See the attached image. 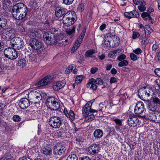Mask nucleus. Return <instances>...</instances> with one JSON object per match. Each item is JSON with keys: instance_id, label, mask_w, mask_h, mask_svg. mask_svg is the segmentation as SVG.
<instances>
[{"instance_id": "obj_1", "label": "nucleus", "mask_w": 160, "mask_h": 160, "mask_svg": "<svg viewBox=\"0 0 160 160\" xmlns=\"http://www.w3.org/2000/svg\"><path fill=\"white\" fill-rule=\"evenodd\" d=\"M27 12V7L22 3H18L13 6L12 13L15 18L22 20L25 18Z\"/></svg>"}, {"instance_id": "obj_2", "label": "nucleus", "mask_w": 160, "mask_h": 160, "mask_svg": "<svg viewBox=\"0 0 160 160\" xmlns=\"http://www.w3.org/2000/svg\"><path fill=\"white\" fill-rule=\"evenodd\" d=\"M76 15L72 11L66 12L63 18V24L66 26H69L73 24L76 20Z\"/></svg>"}, {"instance_id": "obj_3", "label": "nucleus", "mask_w": 160, "mask_h": 160, "mask_svg": "<svg viewBox=\"0 0 160 160\" xmlns=\"http://www.w3.org/2000/svg\"><path fill=\"white\" fill-rule=\"evenodd\" d=\"M46 104L47 107L52 110H58L60 106L58 99L53 97H51L47 98Z\"/></svg>"}, {"instance_id": "obj_4", "label": "nucleus", "mask_w": 160, "mask_h": 160, "mask_svg": "<svg viewBox=\"0 0 160 160\" xmlns=\"http://www.w3.org/2000/svg\"><path fill=\"white\" fill-rule=\"evenodd\" d=\"M0 33L2 38L4 40L14 38L17 34L14 30L8 28L2 29L0 31Z\"/></svg>"}, {"instance_id": "obj_5", "label": "nucleus", "mask_w": 160, "mask_h": 160, "mask_svg": "<svg viewBox=\"0 0 160 160\" xmlns=\"http://www.w3.org/2000/svg\"><path fill=\"white\" fill-rule=\"evenodd\" d=\"M43 37L46 40V42L51 44H53L58 41L59 39V36L58 34L55 33L50 32H44L43 33Z\"/></svg>"}, {"instance_id": "obj_6", "label": "nucleus", "mask_w": 160, "mask_h": 160, "mask_svg": "<svg viewBox=\"0 0 160 160\" xmlns=\"http://www.w3.org/2000/svg\"><path fill=\"white\" fill-rule=\"evenodd\" d=\"M62 119L59 117L52 116L49 120V124L52 128L57 129L59 128L62 124Z\"/></svg>"}, {"instance_id": "obj_7", "label": "nucleus", "mask_w": 160, "mask_h": 160, "mask_svg": "<svg viewBox=\"0 0 160 160\" xmlns=\"http://www.w3.org/2000/svg\"><path fill=\"white\" fill-rule=\"evenodd\" d=\"M4 53L6 57L12 60L15 59L18 57L17 52L13 48H8L5 49Z\"/></svg>"}, {"instance_id": "obj_8", "label": "nucleus", "mask_w": 160, "mask_h": 160, "mask_svg": "<svg viewBox=\"0 0 160 160\" xmlns=\"http://www.w3.org/2000/svg\"><path fill=\"white\" fill-rule=\"evenodd\" d=\"M28 95L30 102L34 103H38L41 98L40 94L35 91H30Z\"/></svg>"}, {"instance_id": "obj_9", "label": "nucleus", "mask_w": 160, "mask_h": 160, "mask_svg": "<svg viewBox=\"0 0 160 160\" xmlns=\"http://www.w3.org/2000/svg\"><path fill=\"white\" fill-rule=\"evenodd\" d=\"M11 45L15 49L20 50L24 45V42L22 39L19 37L15 38L13 40L10 42Z\"/></svg>"}, {"instance_id": "obj_10", "label": "nucleus", "mask_w": 160, "mask_h": 160, "mask_svg": "<svg viewBox=\"0 0 160 160\" xmlns=\"http://www.w3.org/2000/svg\"><path fill=\"white\" fill-rule=\"evenodd\" d=\"M86 31V28L84 27L82 30L80 37L77 39V41L75 43L71 50V52H74L78 48L80 44L82 43L83 39L85 36Z\"/></svg>"}, {"instance_id": "obj_11", "label": "nucleus", "mask_w": 160, "mask_h": 160, "mask_svg": "<svg viewBox=\"0 0 160 160\" xmlns=\"http://www.w3.org/2000/svg\"><path fill=\"white\" fill-rule=\"evenodd\" d=\"M93 102L92 101L88 102L83 107L82 110V114L83 116L88 115L90 112H97L98 111L93 109H91Z\"/></svg>"}, {"instance_id": "obj_12", "label": "nucleus", "mask_w": 160, "mask_h": 160, "mask_svg": "<svg viewBox=\"0 0 160 160\" xmlns=\"http://www.w3.org/2000/svg\"><path fill=\"white\" fill-rule=\"evenodd\" d=\"M66 150L64 146L61 144H58L54 147L53 152L56 155H61L64 153Z\"/></svg>"}, {"instance_id": "obj_13", "label": "nucleus", "mask_w": 160, "mask_h": 160, "mask_svg": "<svg viewBox=\"0 0 160 160\" xmlns=\"http://www.w3.org/2000/svg\"><path fill=\"white\" fill-rule=\"evenodd\" d=\"M53 77L51 76H47L39 81L37 84L38 87L44 86L50 83L52 81Z\"/></svg>"}, {"instance_id": "obj_14", "label": "nucleus", "mask_w": 160, "mask_h": 160, "mask_svg": "<svg viewBox=\"0 0 160 160\" xmlns=\"http://www.w3.org/2000/svg\"><path fill=\"white\" fill-rule=\"evenodd\" d=\"M42 33V31L40 29L31 30L29 32L30 37L34 39L41 38Z\"/></svg>"}, {"instance_id": "obj_15", "label": "nucleus", "mask_w": 160, "mask_h": 160, "mask_svg": "<svg viewBox=\"0 0 160 160\" xmlns=\"http://www.w3.org/2000/svg\"><path fill=\"white\" fill-rule=\"evenodd\" d=\"M144 30L145 38H142V42H143L144 41V43L145 44L149 42V40L148 39L147 37H148L150 34L152 32V29L149 25H146L144 27Z\"/></svg>"}, {"instance_id": "obj_16", "label": "nucleus", "mask_w": 160, "mask_h": 160, "mask_svg": "<svg viewBox=\"0 0 160 160\" xmlns=\"http://www.w3.org/2000/svg\"><path fill=\"white\" fill-rule=\"evenodd\" d=\"M30 45L31 47L35 50L39 49L43 46L42 42L36 39H34L31 41Z\"/></svg>"}, {"instance_id": "obj_17", "label": "nucleus", "mask_w": 160, "mask_h": 160, "mask_svg": "<svg viewBox=\"0 0 160 160\" xmlns=\"http://www.w3.org/2000/svg\"><path fill=\"white\" fill-rule=\"evenodd\" d=\"M144 110V104L142 102H138L136 103L134 112L136 114H140L142 113Z\"/></svg>"}, {"instance_id": "obj_18", "label": "nucleus", "mask_w": 160, "mask_h": 160, "mask_svg": "<svg viewBox=\"0 0 160 160\" xmlns=\"http://www.w3.org/2000/svg\"><path fill=\"white\" fill-rule=\"evenodd\" d=\"M139 120L134 115H130L128 118V122L130 127H135L139 122Z\"/></svg>"}, {"instance_id": "obj_19", "label": "nucleus", "mask_w": 160, "mask_h": 160, "mask_svg": "<svg viewBox=\"0 0 160 160\" xmlns=\"http://www.w3.org/2000/svg\"><path fill=\"white\" fill-rule=\"evenodd\" d=\"M19 105L21 109H25L30 106V101L26 98H21L19 103Z\"/></svg>"}, {"instance_id": "obj_20", "label": "nucleus", "mask_w": 160, "mask_h": 160, "mask_svg": "<svg viewBox=\"0 0 160 160\" xmlns=\"http://www.w3.org/2000/svg\"><path fill=\"white\" fill-rule=\"evenodd\" d=\"M66 84L64 81H59L54 83L53 88L54 90L58 91L63 87Z\"/></svg>"}, {"instance_id": "obj_21", "label": "nucleus", "mask_w": 160, "mask_h": 160, "mask_svg": "<svg viewBox=\"0 0 160 160\" xmlns=\"http://www.w3.org/2000/svg\"><path fill=\"white\" fill-rule=\"evenodd\" d=\"M67 9L62 7H58L55 11V15L57 17L60 18L65 15L66 13Z\"/></svg>"}, {"instance_id": "obj_22", "label": "nucleus", "mask_w": 160, "mask_h": 160, "mask_svg": "<svg viewBox=\"0 0 160 160\" xmlns=\"http://www.w3.org/2000/svg\"><path fill=\"white\" fill-rule=\"evenodd\" d=\"M99 147L96 144H93L88 148L89 153L94 155L97 154L99 151Z\"/></svg>"}, {"instance_id": "obj_23", "label": "nucleus", "mask_w": 160, "mask_h": 160, "mask_svg": "<svg viewBox=\"0 0 160 160\" xmlns=\"http://www.w3.org/2000/svg\"><path fill=\"white\" fill-rule=\"evenodd\" d=\"M125 16L128 18L138 17L139 15L136 10H133L129 12H126L124 13Z\"/></svg>"}, {"instance_id": "obj_24", "label": "nucleus", "mask_w": 160, "mask_h": 160, "mask_svg": "<svg viewBox=\"0 0 160 160\" xmlns=\"http://www.w3.org/2000/svg\"><path fill=\"white\" fill-rule=\"evenodd\" d=\"M63 112L66 116L68 118L71 122H72L75 118V114L72 110H70L68 112L65 108L64 109Z\"/></svg>"}, {"instance_id": "obj_25", "label": "nucleus", "mask_w": 160, "mask_h": 160, "mask_svg": "<svg viewBox=\"0 0 160 160\" xmlns=\"http://www.w3.org/2000/svg\"><path fill=\"white\" fill-rule=\"evenodd\" d=\"M2 5L4 9H9L12 5V2L10 0H3L2 1Z\"/></svg>"}, {"instance_id": "obj_26", "label": "nucleus", "mask_w": 160, "mask_h": 160, "mask_svg": "<svg viewBox=\"0 0 160 160\" xmlns=\"http://www.w3.org/2000/svg\"><path fill=\"white\" fill-rule=\"evenodd\" d=\"M142 91L143 94V96L146 97H148L150 96V95L152 93V90L148 88H144L143 89L140 90L139 92H140Z\"/></svg>"}, {"instance_id": "obj_27", "label": "nucleus", "mask_w": 160, "mask_h": 160, "mask_svg": "<svg viewBox=\"0 0 160 160\" xmlns=\"http://www.w3.org/2000/svg\"><path fill=\"white\" fill-rule=\"evenodd\" d=\"M157 105L150 102L148 107V109L149 112V113H155L157 112L156 109L157 108Z\"/></svg>"}, {"instance_id": "obj_28", "label": "nucleus", "mask_w": 160, "mask_h": 160, "mask_svg": "<svg viewBox=\"0 0 160 160\" xmlns=\"http://www.w3.org/2000/svg\"><path fill=\"white\" fill-rule=\"evenodd\" d=\"M7 24V19L3 16H0V29L5 27Z\"/></svg>"}, {"instance_id": "obj_29", "label": "nucleus", "mask_w": 160, "mask_h": 160, "mask_svg": "<svg viewBox=\"0 0 160 160\" xmlns=\"http://www.w3.org/2000/svg\"><path fill=\"white\" fill-rule=\"evenodd\" d=\"M103 134L102 131L99 129L96 130L93 133L94 137L96 138H99L102 137Z\"/></svg>"}, {"instance_id": "obj_30", "label": "nucleus", "mask_w": 160, "mask_h": 160, "mask_svg": "<svg viewBox=\"0 0 160 160\" xmlns=\"http://www.w3.org/2000/svg\"><path fill=\"white\" fill-rule=\"evenodd\" d=\"M115 36L114 33L110 32L106 34L104 38V40H108V41H112Z\"/></svg>"}, {"instance_id": "obj_31", "label": "nucleus", "mask_w": 160, "mask_h": 160, "mask_svg": "<svg viewBox=\"0 0 160 160\" xmlns=\"http://www.w3.org/2000/svg\"><path fill=\"white\" fill-rule=\"evenodd\" d=\"M52 150L49 148H44L43 149L42 153L46 156L49 155L52 153Z\"/></svg>"}, {"instance_id": "obj_32", "label": "nucleus", "mask_w": 160, "mask_h": 160, "mask_svg": "<svg viewBox=\"0 0 160 160\" xmlns=\"http://www.w3.org/2000/svg\"><path fill=\"white\" fill-rule=\"evenodd\" d=\"M85 118V121L87 122H89L93 120L95 118V116L93 114L87 115L86 116H83Z\"/></svg>"}, {"instance_id": "obj_33", "label": "nucleus", "mask_w": 160, "mask_h": 160, "mask_svg": "<svg viewBox=\"0 0 160 160\" xmlns=\"http://www.w3.org/2000/svg\"><path fill=\"white\" fill-rule=\"evenodd\" d=\"M75 26H73L71 28L67 29L66 31L67 33L70 36L72 37L73 36L75 33Z\"/></svg>"}, {"instance_id": "obj_34", "label": "nucleus", "mask_w": 160, "mask_h": 160, "mask_svg": "<svg viewBox=\"0 0 160 160\" xmlns=\"http://www.w3.org/2000/svg\"><path fill=\"white\" fill-rule=\"evenodd\" d=\"M112 47H115L118 46L120 42V39L115 36L112 41Z\"/></svg>"}, {"instance_id": "obj_35", "label": "nucleus", "mask_w": 160, "mask_h": 160, "mask_svg": "<svg viewBox=\"0 0 160 160\" xmlns=\"http://www.w3.org/2000/svg\"><path fill=\"white\" fill-rule=\"evenodd\" d=\"M76 68L75 65L72 64L69 65L66 69L65 72L68 74L72 72V69Z\"/></svg>"}, {"instance_id": "obj_36", "label": "nucleus", "mask_w": 160, "mask_h": 160, "mask_svg": "<svg viewBox=\"0 0 160 160\" xmlns=\"http://www.w3.org/2000/svg\"><path fill=\"white\" fill-rule=\"evenodd\" d=\"M96 52V51L94 49H90L87 51L85 54L86 57H92L93 54Z\"/></svg>"}, {"instance_id": "obj_37", "label": "nucleus", "mask_w": 160, "mask_h": 160, "mask_svg": "<svg viewBox=\"0 0 160 160\" xmlns=\"http://www.w3.org/2000/svg\"><path fill=\"white\" fill-rule=\"evenodd\" d=\"M18 66L23 68L26 66L27 62L24 58H21L18 61Z\"/></svg>"}, {"instance_id": "obj_38", "label": "nucleus", "mask_w": 160, "mask_h": 160, "mask_svg": "<svg viewBox=\"0 0 160 160\" xmlns=\"http://www.w3.org/2000/svg\"><path fill=\"white\" fill-rule=\"evenodd\" d=\"M150 102L153 103L158 107L160 105V100L157 97H154Z\"/></svg>"}, {"instance_id": "obj_39", "label": "nucleus", "mask_w": 160, "mask_h": 160, "mask_svg": "<svg viewBox=\"0 0 160 160\" xmlns=\"http://www.w3.org/2000/svg\"><path fill=\"white\" fill-rule=\"evenodd\" d=\"M156 113H150L148 115V118L149 120L153 121L156 122Z\"/></svg>"}, {"instance_id": "obj_40", "label": "nucleus", "mask_w": 160, "mask_h": 160, "mask_svg": "<svg viewBox=\"0 0 160 160\" xmlns=\"http://www.w3.org/2000/svg\"><path fill=\"white\" fill-rule=\"evenodd\" d=\"M134 3L138 5H141L143 4L146 5V3L143 0H133Z\"/></svg>"}, {"instance_id": "obj_41", "label": "nucleus", "mask_w": 160, "mask_h": 160, "mask_svg": "<svg viewBox=\"0 0 160 160\" xmlns=\"http://www.w3.org/2000/svg\"><path fill=\"white\" fill-rule=\"evenodd\" d=\"M66 160H78L77 156L74 154L69 155Z\"/></svg>"}, {"instance_id": "obj_42", "label": "nucleus", "mask_w": 160, "mask_h": 160, "mask_svg": "<svg viewBox=\"0 0 160 160\" xmlns=\"http://www.w3.org/2000/svg\"><path fill=\"white\" fill-rule=\"evenodd\" d=\"M83 78V76L82 75H79L77 76L75 79V83L77 84L80 83Z\"/></svg>"}, {"instance_id": "obj_43", "label": "nucleus", "mask_w": 160, "mask_h": 160, "mask_svg": "<svg viewBox=\"0 0 160 160\" xmlns=\"http://www.w3.org/2000/svg\"><path fill=\"white\" fill-rule=\"evenodd\" d=\"M95 83L97 84L101 85L102 84L105 85L106 84V83L103 82V80L101 78H97L95 79Z\"/></svg>"}, {"instance_id": "obj_44", "label": "nucleus", "mask_w": 160, "mask_h": 160, "mask_svg": "<svg viewBox=\"0 0 160 160\" xmlns=\"http://www.w3.org/2000/svg\"><path fill=\"white\" fill-rule=\"evenodd\" d=\"M128 62L127 60H124L121 61L118 63V66L120 67L126 66L128 64Z\"/></svg>"}, {"instance_id": "obj_45", "label": "nucleus", "mask_w": 160, "mask_h": 160, "mask_svg": "<svg viewBox=\"0 0 160 160\" xmlns=\"http://www.w3.org/2000/svg\"><path fill=\"white\" fill-rule=\"evenodd\" d=\"M112 41H108L106 40H104V43L107 47H112Z\"/></svg>"}, {"instance_id": "obj_46", "label": "nucleus", "mask_w": 160, "mask_h": 160, "mask_svg": "<svg viewBox=\"0 0 160 160\" xmlns=\"http://www.w3.org/2000/svg\"><path fill=\"white\" fill-rule=\"evenodd\" d=\"M12 119L14 122H19L20 121L21 118L18 115H15L13 116Z\"/></svg>"}, {"instance_id": "obj_47", "label": "nucleus", "mask_w": 160, "mask_h": 160, "mask_svg": "<svg viewBox=\"0 0 160 160\" xmlns=\"http://www.w3.org/2000/svg\"><path fill=\"white\" fill-rule=\"evenodd\" d=\"M156 122H160V112H157L156 113Z\"/></svg>"}, {"instance_id": "obj_48", "label": "nucleus", "mask_w": 160, "mask_h": 160, "mask_svg": "<svg viewBox=\"0 0 160 160\" xmlns=\"http://www.w3.org/2000/svg\"><path fill=\"white\" fill-rule=\"evenodd\" d=\"M108 56L110 58H113L114 57H116L117 55L114 51H111L108 54Z\"/></svg>"}, {"instance_id": "obj_49", "label": "nucleus", "mask_w": 160, "mask_h": 160, "mask_svg": "<svg viewBox=\"0 0 160 160\" xmlns=\"http://www.w3.org/2000/svg\"><path fill=\"white\" fill-rule=\"evenodd\" d=\"M114 121L116 124L118 126H120L122 125V122L120 119H115Z\"/></svg>"}, {"instance_id": "obj_50", "label": "nucleus", "mask_w": 160, "mask_h": 160, "mask_svg": "<svg viewBox=\"0 0 160 160\" xmlns=\"http://www.w3.org/2000/svg\"><path fill=\"white\" fill-rule=\"evenodd\" d=\"M130 57L131 59L133 61L136 60L138 59L137 56L133 53L130 54Z\"/></svg>"}, {"instance_id": "obj_51", "label": "nucleus", "mask_w": 160, "mask_h": 160, "mask_svg": "<svg viewBox=\"0 0 160 160\" xmlns=\"http://www.w3.org/2000/svg\"><path fill=\"white\" fill-rule=\"evenodd\" d=\"M143 5V4L139 5L138 7V9L141 12H143L146 9V7L145 5Z\"/></svg>"}, {"instance_id": "obj_52", "label": "nucleus", "mask_w": 160, "mask_h": 160, "mask_svg": "<svg viewBox=\"0 0 160 160\" xmlns=\"http://www.w3.org/2000/svg\"><path fill=\"white\" fill-rule=\"evenodd\" d=\"M126 58V56L124 54H122L118 57L117 59L119 61L124 60Z\"/></svg>"}, {"instance_id": "obj_53", "label": "nucleus", "mask_w": 160, "mask_h": 160, "mask_svg": "<svg viewBox=\"0 0 160 160\" xmlns=\"http://www.w3.org/2000/svg\"><path fill=\"white\" fill-rule=\"evenodd\" d=\"M140 36L139 33L138 32H133L132 34V38L136 39Z\"/></svg>"}, {"instance_id": "obj_54", "label": "nucleus", "mask_w": 160, "mask_h": 160, "mask_svg": "<svg viewBox=\"0 0 160 160\" xmlns=\"http://www.w3.org/2000/svg\"><path fill=\"white\" fill-rule=\"evenodd\" d=\"M74 0H63V2L66 5H70L73 2Z\"/></svg>"}, {"instance_id": "obj_55", "label": "nucleus", "mask_w": 160, "mask_h": 160, "mask_svg": "<svg viewBox=\"0 0 160 160\" xmlns=\"http://www.w3.org/2000/svg\"><path fill=\"white\" fill-rule=\"evenodd\" d=\"M118 82L117 79L114 77H112L110 78V82L111 83L116 82Z\"/></svg>"}, {"instance_id": "obj_56", "label": "nucleus", "mask_w": 160, "mask_h": 160, "mask_svg": "<svg viewBox=\"0 0 160 160\" xmlns=\"http://www.w3.org/2000/svg\"><path fill=\"white\" fill-rule=\"evenodd\" d=\"M142 50L140 48H138L134 50L133 52L137 54H139L142 52Z\"/></svg>"}, {"instance_id": "obj_57", "label": "nucleus", "mask_w": 160, "mask_h": 160, "mask_svg": "<svg viewBox=\"0 0 160 160\" xmlns=\"http://www.w3.org/2000/svg\"><path fill=\"white\" fill-rule=\"evenodd\" d=\"M114 51L117 55L122 53L123 52V50L122 49H119L116 50H114Z\"/></svg>"}, {"instance_id": "obj_58", "label": "nucleus", "mask_w": 160, "mask_h": 160, "mask_svg": "<svg viewBox=\"0 0 160 160\" xmlns=\"http://www.w3.org/2000/svg\"><path fill=\"white\" fill-rule=\"evenodd\" d=\"M155 74L159 77H160V69L156 68L154 70Z\"/></svg>"}, {"instance_id": "obj_59", "label": "nucleus", "mask_w": 160, "mask_h": 160, "mask_svg": "<svg viewBox=\"0 0 160 160\" xmlns=\"http://www.w3.org/2000/svg\"><path fill=\"white\" fill-rule=\"evenodd\" d=\"M150 16L149 14L146 12H143L142 14V17L143 18H145L146 17H148V18H147V19L148 18V16Z\"/></svg>"}, {"instance_id": "obj_60", "label": "nucleus", "mask_w": 160, "mask_h": 160, "mask_svg": "<svg viewBox=\"0 0 160 160\" xmlns=\"http://www.w3.org/2000/svg\"><path fill=\"white\" fill-rule=\"evenodd\" d=\"M98 69L97 68H92L91 69V72L92 74H94L97 71Z\"/></svg>"}, {"instance_id": "obj_61", "label": "nucleus", "mask_w": 160, "mask_h": 160, "mask_svg": "<svg viewBox=\"0 0 160 160\" xmlns=\"http://www.w3.org/2000/svg\"><path fill=\"white\" fill-rule=\"evenodd\" d=\"M84 8V5L83 4H81L79 5L78 7V9L82 11H83Z\"/></svg>"}, {"instance_id": "obj_62", "label": "nucleus", "mask_w": 160, "mask_h": 160, "mask_svg": "<svg viewBox=\"0 0 160 160\" xmlns=\"http://www.w3.org/2000/svg\"><path fill=\"white\" fill-rule=\"evenodd\" d=\"M90 88L93 90H95L97 88V86L95 84H92L90 87Z\"/></svg>"}, {"instance_id": "obj_63", "label": "nucleus", "mask_w": 160, "mask_h": 160, "mask_svg": "<svg viewBox=\"0 0 160 160\" xmlns=\"http://www.w3.org/2000/svg\"><path fill=\"white\" fill-rule=\"evenodd\" d=\"M106 26V25L105 24H103L100 26L99 28L100 29L101 31H102L105 28Z\"/></svg>"}, {"instance_id": "obj_64", "label": "nucleus", "mask_w": 160, "mask_h": 160, "mask_svg": "<svg viewBox=\"0 0 160 160\" xmlns=\"http://www.w3.org/2000/svg\"><path fill=\"white\" fill-rule=\"evenodd\" d=\"M19 160H31L29 158L26 157H23L20 158Z\"/></svg>"}]
</instances>
